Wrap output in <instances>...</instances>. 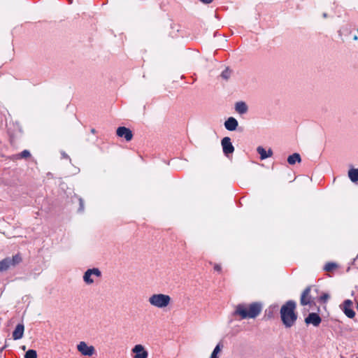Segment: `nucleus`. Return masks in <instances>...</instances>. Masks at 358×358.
Segmentation results:
<instances>
[{"label": "nucleus", "instance_id": "nucleus-5", "mask_svg": "<svg viewBox=\"0 0 358 358\" xmlns=\"http://www.w3.org/2000/svg\"><path fill=\"white\" fill-rule=\"evenodd\" d=\"M92 275L99 278L101 276V272L98 268L87 269L83 275L84 282L87 285L92 284L94 282V279L92 278Z\"/></svg>", "mask_w": 358, "mask_h": 358}, {"label": "nucleus", "instance_id": "nucleus-19", "mask_svg": "<svg viewBox=\"0 0 358 358\" xmlns=\"http://www.w3.org/2000/svg\"><path fill=\"white\" fill-rule=\"evenodd\" d=\"M223 345L221 342L218 343L213 350L210 358H219L218 353L221 351Z\"/></svg>", "mask_w": 358, "mask_h": 358}, {"label": "nucleus", "instance_id": "nucleus-3", "mask_svg": "<svg viewBox=\"0 0 358 358\" xmlns=\"http://www.w3.org/2000/svg\"><path fill=\"white\" fill-rule=\"evenodd\" d=\"M319 289L316 286L307 287L301 294L300 303L301 306L308 305L310 308L315 305Z\"/></svg>", "mask_w": 358, "mask_h": 358}, {"label": "nucleus", "instance_id": "nucleus-24", "mask_svg": "<svg viewBox=\"0 0 358 358\" xmlns=\"http://www.w3.org/2000/svg\"><path fill=\"white\" fill-rule=\"evenodd\" d=\"M24 358H37L36 351L32 349L28 350L24 355Z\"/></svg>", "mask_w": 358, "mask_h": 358}, {"label": "nucleus", "instance_id": "nucleus-13", "mask_svg": "<svg viewBox=\"0 0 358 358\" xmlns=\"http://www.w3.org/2000/svg\"><path fill=\"white\" fill-rule=\"evenodd\" d=\"M224 127L227 130L229 131H235L238 126V120L234 117H229L225 122H224Z\"/></svg>", "mask_w": 358, "mask_h": 358}, {"label": "nucleus", "instance_id": "nucleus-8", "mask_svg": "<svg viewBox=\"0 0 358 358\" xmlns=\"http://www.w3.org/2000/svg\"><path fill=\"white\" fill-rule=\"evenodd\" d=\"M221 145L224 155L229 157L234 152V147L232 145L231 138L228 136L224 137L221 140Z\"/></svg>", "mask_w": 358, "mask_h": 358}, {"label": "nucleus", "instance_id": "nucleus-32", "mask_svg": "<svg viewBox=\"0 0 358 358\" xmlns=\"http://www.w3.org/2000/svg\"><path fill=\"white\" fill-rule=\"evenodd\" d=\"M353 39H354L355 41L358 40V36H357V35L354 36Z\"/></svg>", "mask_w": 358, "mask_h": 358}, {"label": "nucleus", "instance_id": "nucleus-6", "mask_svg": "<svg viewBox=\"0 0 358 358\" xmlns=\"http://www.w3.org/2000/svg\"><path fill=\"white\" fill-rule=\"evenodd\" d=\"M353 303L350 299H345L340 306V308L348 318H354L355 312L352 309Z\"/></svg>", "mask_w": 358, "mask_h": 358}, {"label": "nucleus", "instance_id": "nucleus-33", "mask_svg": "<svg viewBox=\"0 0 358 358\" xmlns=\"http://www.w3.org/2000/svg\"><path fill=\"white\" fill-rule=\"evenodd\" d=\"M91 132H92V134H95V132H96L95 129H91Z\"/></svg>", "mask_w": 358, "mask_h": 358}, {"label": "nucleus", "instance_id": "nucleus-10", "mask_svg": "<svg viewBox=\"0 0 358 358\" xmlns=\"http://www.w3.org/2000/svg\"><path fill=\"white\" fill-rule=\"evenodd\" d=\"M116 134L119 137L124 138L127 141H131L133 138L131 130L125 127H119L117 129Z\"/></svg>", "mask_w": 358, "mask_h": 358}, {"label": "nucleus", "instance_id": "nucleus-22", "mask_svg": "<svg viewBox=\"0 0 358 358\" xmlns=\"http://www.w3.org/2000/svg\"><path fill=\"white\" fill-rule=\"evenodd\" d=\"M257 152L260 155V159L262 160L266 159L268 158V155H266V150L262 146H259L257 148Z\"/></svg>", "mask_w": 358, "mask_h": 358}, {"label": "nucleus", "instance_id": "nucleus-31", "mask_svg": "<svg viewBox=\"0 0 358 358\" xmlns=\"http://www.w3.org/2000/svg\"><path fill=\"white\" fill-rule=\"evenodd\" d=\"M62 157L64 159H69V156L64 152H62Z\"/></svg>", "mask_w": 358, "mask_h": 358}, {"label": "nucleus", "instance_id": "nucleus-2", "mask_svg": "<svg viewBox=\"0 0 358 358\" xmlns=\"http://www.w3.org/2000/svg\"><path fill=\"white\" fill-rule=\"evenodd\" d=\"M262 310V304L260 302H254L247 308L245 304L239 303L236 306L233 315H239L241 319L255 318Z\"/></svg>", "mask_w": 358, "mask_h": 358}, {"label": "nucleus", "instance_id": "nucleus-11", "mask_svg": "<svg viewBox=\"0 0 358 358\" xmlns=\"http://www.w3.org/2000/svg\"><path fill=\"white\" fill-rule=\"evenodd\" d=\"M132 352L134 354V358H148V352L144 347L138 344L132 348Z\"/></svg>", "mask_w": 358, "mask_h": 358}, {"label": "nucleus", "instance_id": "nucleus-15", "mask_svg": "<svg viewBox=\"0 0 358 358\" xmlns=\"http://www.w3.org/2000/svg\"><path fill=\"white\" fill-rule=\"evenodd\" d=\"M235 110L240 115L245 114L248 111V105L244 101H238L235 104Z\"/></svg>", "mask_w": 358, "mask_h": 358}, {"label": "nucleus", "instance_id": "nucleus-36", "mask_svg": "<svg viewBox=\"0 0 358 358\" xmlns=\"http://www.w3.org/2000/svg\"><path fill=\"white\" fill-rule=\"evenodd\" d=\"M357 31H358V29H357Z\"/></svg>", "mask_w": 358, "mask_h": 358}, {"label": "nucleus", "instance_id": "nucleus-30", "mask_svg": "<svg viewBox=\"0 0 358 358\" xmlns=\"http://www.w3.org/2000/svg\"><path fill=\"white\" fill-rule=\"evenodd\" d=\"M266 155H268V157H270L273 155V151L271 149H268V151H266Z\"/></svg>", "mask_w": 358, "mask_h": 358}, {"label": "nucleus", "instance_id": "nucleus-35", "mask_svg": "<svg viewBox=\"0 0 358 358\" xmlns=\"http://www.w3.org/2000/svg\"><path fill=\"white\" fill-rule=\"evenodd\" d=\"M69 1V3H72L73 2V0H67Z\"/></svg>", "mask_w": 358, "mask_h": 358}, {"label": "nucleus", "instance_id": "nucleus-28", "mask_svg": "<svg viewBox=\"0 0 358 358\" xmlns=\"http://www.w3.org/2000/svg\"><path fill=\"white\" fill-rule=\"evenodd\" d=\"M199 1L204 4H209L213 1V0H199Z\"/></svg>", "mask_w": 358, "mask_h": 358}, {"label": "nucleus", "instance_id": "nucleus-7", "mask_svg": "<svg viewBox=\"0 0 358 358\" xmlns=\"http://www.w3.org/2000/svg\"><path fill=\"white\" fill-rule=\"evenodd\" d=\"M78 350L85 356H92L96 353L94 346L88 345L85 342L81 341L77 345Z\"/></svg>", "mask_w": 358, "mask_h": 358}, {"label": "nucleus", "instance_id": "nucleus-9", "mask_svg": "<svg viewBox=\"0 0 358 358\" xmlns=\"http://www.w3.org/2000/svg\"><path fill=\"white\" fill-rule=\"evenodd\" d=\"M322 322V319L319 314L316 313H310L305 318L306 324H313L314 327H318Z\"/></svg>", "mask_w": 358, "mask_h": 358}, {"label": "nucleus", "instance_id": "nucleus-20", "mask_svg": "<svg viewBox=\"0 0 358 358\" xmlns=\"http://www.w3.org/2000/svg\"><path fill=\"white\" fill-rule=\"evenodd\" d=\"M30 156H31L30 152L27 150H24L20 153L14 155L13 159H22V158H27V157H29Z\"/></svg>", "mask_w": 358, "mask_h": 358}, {"label": "nucleus", "instance_id": "nucleus-23", "mask_svg": "<svg viewBox=\"0 0 358 358\" xmlns=\"http://www.w3.org/2000/svg\"><path fill=\"white\" fill-rule=\"evenodd\" d=\"M338 265L334 262H328L324 266V270L326 271H332L334 269L336 268Z\"/></svg>", "mask_w": 358, "mask_h": 358}, {"label": "nucleus", "instance_id": "nucleus-25", "mask_svg": "<svg viewBox=\"0 0 358 358\" xmlns=\"http://www.w3.org/2000/svg\"><path fill=\"white\" fill-rule=\"evenodd\" d=\"M329 299V295L327 293H323L320 296L317 297V299L319 302L325 303Z\"/></svg>", "mask_w": 358, "mask_h": 358}, {"label": "nucleus", "instance_id": "nucleus-18", "mask_svg": "<svg viewBox=\"0 0 358 358\" xmlns=\"http://www.w3.org/2000/svg\"><path fill=\"white\" fill-rule=\"evenodd\" d=\"M278 308V305L273 304L269 306V308L266 310L265 315L267 316L268 318L271 319L273 317V313L276 311Z\"/></svg>", "mask_w": 358, "mask_h": 358}, {"label": "nucleus", "instance_id": "nucleus-16", "mask_svg": "<svg viewBox=\"0 0 358 358\" xmlns=\"http://www.w3.org/2000/svg\"><path fill=\"white\" fill-rule=\"evenodd\" d=\"M301 156L299 153H293L292 155H290L288 157H287V162L290 165H294L295 164L296 162H301Z\"/></svg>", "mask_w": 358, "mask_h": 358}, {"label": "nucleus", "instance_id": "nucleus-14", "mask_svg": "<svg viewBox=\"0 0 358 358\" xmlns=\"http://www.w3.org/2000/svg\"><path fill=\"white\" fill-rule=\"evenodd\" d=\"M24 327L23 324H18L13 331V338L19 340L22 338L24 334Z\"/></svg>", "mask_w": 358, "mask_h": 358}, {"label": "nucleus", "instance_id": "nucleus-4", "mask_svg": "<svg viewBox=\"0 0 358 358\" xmlns=\"http://www.w3.org/2000/svg\"><path fill=\"white\" fill-rule=\"evenodd\" d=\"M148 301L155 307L163 308L169 306L171 302V297L164 294H155L149 298Z\"/></svg>", "mask_w": 358, "mask_h": 358}, {"label": "nucleus", "instance_id": "nucleus-17", "mask_svg": "<svg viewBox=\"0 0 358 358\" xmlns=\"http://www.w3.org/2000/svg\"><path fill=\"white\" fill-rule=\"evenodd\" d=\"M348 177L353 182L358 181V169L352 168L348 171Z\"/></svg>", "mask_w": 358, "mask_h": 358}, {"label": "nucleus", "instance_id": "nucleus-27", "mask_svg": "<svg viewBox=\"0 0 358 358\" xmlns=\"http://www.w3.org/2000/svg\"><path fill=\"white\" fill-rule=\"evenodd\" d=\"M79 202H80V207L78 208V211L79 212H83V210H84V201H83V200L81 198H80L79 199Z\"/></svg>", "mask_w": 358, "mask_h": 358}, {"label": "nucleus", "instance_id": "nucleus-1", "mask_svg": "<svg viewBox=\"0 0 358 358\" xmlns=\"http://www.w3.org/2000/svg\"><path fill=\"white\" fill-rule=\"evenodd\" d=\"M296 306V303L294 301L289 300L280 308V318L286 328L292 327L297 320Z\"/></svg>", "mask_w": 358, "mask_h": 358}, {"label": "nucleus", "instance_id": "nucleus-29", "mask_svg": "<svg viewBox=\"0 0 358 358\" xmlns=\"http://www.w3.org/2000/svg\"><path fill=\"white\" fill-rule=\"evenodd\" d=\"M214 269H215V271L220 272V271H221V266H220V265H219V264H215V265L214 266Z\"/></svg>", "mask_w": 358, "mask_h": 358}, {"label": "nucleus", "instance_id": "nucleus-26", "mask_svg": "<svg viewBox=\"0 0 358 358\" xmlns=\"http://www.w3.org/2000/svg\"><path fill=\"white\" fill-rule=\"evenodd\" d=\"M231 76V71L229 68H226L221 73V77L224 79L227 80Z\"/></svg>", "mask_w": 358, "mask_h": 358}, {"label": "nucleus", "instance_id": "nucleus-12", "mask_svg": "<svg viewBox=\"0 0 358 358\" xmlns=\"http://www.w3.org/2000/svg\"><path fill=\"white\" fill-rule=\"evenodd\" d=\"M9 268H15L22 262V257L20 253H17L12 257H7Z\"/></svg>", "mask_w": 358, "mask_h": 358}, {"label": "nucleus", "instance_id": "nucleus-21", "mask_svg": "<svg viewBox=\"0 0 358 358\" xmlns=\"http://www.w3.org/2000/svg\"><path fill=\"white\" fill-rule=\"evenodd\" d=\"M9 269L7 257L0 261V272H4Z\"/></svg>", "mask_w": 358, "mask_h": 358}, {"label": "nucleus", "instance_id": "nucleus-34", "mask_svg": "<svg viewBox=\"0 0 358 358\" xmlns=\"http://www.w3.org/2000/svg\"><path fill=\"white\" fill-rule=\"evenodd\" d=\"M323 17H327V13H323Z\"/></svg>", "mask_w": 358, "mask_h": 358}]
</instances>
